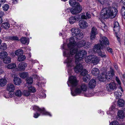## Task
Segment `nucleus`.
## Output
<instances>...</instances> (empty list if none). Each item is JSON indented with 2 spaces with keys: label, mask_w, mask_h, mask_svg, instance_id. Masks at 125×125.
Segmentation results:
<instances>
[{
  "label": "nucleus",
  "mask_w": 125,
  "mask_h": 125,
  "mask_svg": "<svg viewBox=\"0 0 125 125\" xmlns=\"http://www.w3.org/2000/svg\"><path fill=\"white\" fill-rule=\"evenodd\" d=\"M84 41L82 40L78 42L77 43L75 42H70L68 44L67 46L70 49V53H67L66 52H63V55L67 57V59L64 63H67V66L70 68L73 66L74 62L73 60V57L72 55L75 54L78 51V48H80L85 45Z\"/></svg>",
  "instance_id": "f257e3e1"
},
{
  "label": "nucleus",
  "mask_w": 125,
  "mask_h": 125,
  "mask_svg": "<svg viewBox=\"0 0 125 125\" xmlns=\"http://www.w3.org/2000/svg\"><path fill=\"white\" fill-rule=\"evenodd\" d=\"M112 8L115 11L113 12L110 7L106 8L101 11L100 16L103 19H107L109 17L114 18L116 16L117 11V4L114 2L113 4Z\"/></svg>",
  "instance_id": "f03ea898"
},
{
  "label": "nucleus",
  "mask_w": 125,
  "mask_h": 125,
  "mask_svg": "<svg viewBox=\"0 0 125 125\" xmlns=\"http://www.w3.org/2000/svg\"><path fill=\"white\" fill-rule=\"evenodd\" d=\"M72 34L75 37L74 39L79 40L82 39L83 37V34L78 28H74L71 29Z\"/></svg>",
  "instance_id": "7ed1b4c3"
},
{
  "label": "nucleus",
  "mask_w": 125,
  "mask_h": 125,
  "mask_svg": "<svg viewBox=\"0 0 125 125\" xmlns=\"http://www.w3.org/2000/svg\"><path fill=\"white\" fill-rule=\"evenodd\" d=\"M87 86L85 84L83 83L80 87H77L73 92L71 90V93L72 95L73 96H76L82 92L85 91L87 89Z\"/></svg>",
  "instance_id": "20e7f679"
},
{
  "label": "nucleus",
  "mask_w": 125,
  "mask_h": 125,
  "mask_svg": "<svg viewBox=\"0 0 125 125\" xmlns=\"http://www.w3.org/2000/svg\"><path fill=\"white\" fill-rule=\"evenodd\" d=\"M87 53L86 51L84 50H81L78 53H76L75 56V62L81 61L83 59V57L85 56Z\"/></svg>",
  "instance_id": "39448f33"
},
{
  "label": "nucleus",
  "mask_w": 125,
  "mask_h": 125,
  "mask_svg": "<svg viewBox=\"0 0 125 125\" xmlns=\"http://www.w3.org/2000/svg\"><path fill=\"white\" fill-rule=\"evenodd\" d=\"M69 82H67L68 86H70L69 83L71 84V86L73 87H76L77 85L78 81L77 80L76 78L74 76H72L69 78Z\"/></svg>",
  "instance_id": "423d86ee"
},
{
  "label": "nucleus",
  "mask_w": 125,
  "mask_h": 125,
  "mask_svg": "<svg viewBox=\"0 0 125 125\" xmlns=\"http://www.w3.org/2000/svg\"><path fill=\"white\" fill-rule=\"evenodd\" d=\"M82 10V8L80 5H76L75 7H73L70 10L71 13L73 15L80 13Z\"/></svg>",
  "instance_id": "0eeeda50"
},
{
  "label": "nucleus",
  "mask_w": 125,
  "mask_h": 125,
  "mask_svg": "<svg viewBox=\"0 0 125 125\" xmlns=\"http://www.w3.org/2000/svg\"><path fill=\"white\" fill-rule=\"evenodd\" d=\"M33 108L34 110L38 111L43 115H49L50 116H51V115L50 113L46 111L44 108H41L38 106H34L33 107Z\"/></svg>",
  "instance_id": "6e6552de"
},
{
  "label": "nucleus",
  "mask_w": 125,
  "mask_h": 125,
  "mask_svg": "<svg viewBox=\"0 0 125 125\" xmlns=\"http://www.w3.org/2000/svg\"><path fill=\"white\" fill-rule=\"evenodd\" d=\"M116 84L114 82H111L110 83L107 84L106 89L108 92H112L113 90L116 89Z\"/></svg>",
  "instance_id": "1a4fd4ad"
},
{
  "label": "nucleus",
  "mask_w": 125,
  "mask_h": 125,
  "mask_svg": "<svg viewBox=\"0 0 125 125\" xmlns=\"http://www.w3.org/2000/svg\"><path fill=\"white\" fill-rule=\"evenodd\" d=\"M100 44L102 45V46L105 47L107 45H108L109 44V42L108 38L105 36L102 37L100 40Z\"/></svg>",
  "instance_id": "9d476101"
},
{
  "label": "nucleus",
  "mask_w": 125,
  "mask_h": 125,
  "mask_svg": "<svg viewBox=\"0 0 125 125\" xmlns=\"http://www.w3.org/2000/svg\"><path fill=\"white\" fill-rule=\"evenodd\" d=\"M80 19V15H76L74 17L72 16L70 17L69 19V21L71 24H73L76 21H78Z\"/></svg>",
  "instance_id": "9b49d317"
},
{
  "label": "nucleus",
  "mask_w": 125,
  "mask_h": 125,
  "mask_svg": "<svg viewBox=\"0 0 125 125\" xmlns=\"http://www.w3.org/2000/svg\"><path fill=\"white\" fill-rule=\"evenodd\" d=\"M79 61H78L76 62L75 60V62L76 64V65L74 68V71L76 73L81 72L83 69L82 65L79 63Z\"/></svg>",
  "instance_id": "f8f14e48"
},
{
  "label": "nucleus",
  "mask_w": 125,
  "mask_h": 125,
  "mask_svg": "<svg viewBox=\"0 0 125 125\" xmlns=\"http://www.w3.org/2000/svg\"><path fill=\"white\" fill-rule=\"evenodd\" d=\"M114 73L113 70L112 69H111L110 70L107 72L105 75L107 80L108 81H109L111 79L114 75Z\"/></svg>",
  "instance_id": "ddd939ff"
},
{
  "label": "nucleus",
  "mask_w": 125,
  "mask_h": 125,
  "mask_svg": "<svg viewBox=\"0 0 125 125\" xmlns=\"http://www.w3.org/2000/svg\"><path fill=\"white\" fill-rule=\"evenodd\" d=\"M79 25L80 28L84 29L86 28L88 26V23L85 21L83 20L80 21Z\"/></svg>",
  "instance_id": "4468645a"
},
{
  "label": "nucleus",
  "mask_w": 125,
  "mask_h": 125,
  "mask_svg": "<svg viewBox=\"0 0 125 125\" xmlns=\"http://www.w3.org/2000/svg\"><path fill=\"white\" fill-rule=\"evenodd\" d=\"M104 48L102 44H98L95 45L93 48V50L95 52L97 53L100 50H102Z\"/></svg>",
  "instance_id": "2eb2a0df"
},
{
  "label": "nucleus",
  "mask_w": 125,
  "mask_h": 125,
  "mask_svg": "<svg viewBox=\"0 0 125 125\" xmlns=\"http://www.w3.org/2000/svg\"><path fill=\"white\" fill-rule=\"evenodd\" d=\"M117 102H115V103L113 104L111 108H110V110L107 112V114L108 115L110 114V115L112 116V113H114V112L115 111V110H117V109H115V107L116 106L115 104H117Z\"/></svg>",
  "instance_id": "dca6fc26"
},
{
  "label": "nucleus",
  "mask_w": 125,
  "mask_h": 125,
  "mask_svg": "<svg viewBox=\"0 0 125 125\" xmlns=\"http://www.w3.org/2000/svg\"><path fill=\"white\" fill-rule=\"evenodd\" d=\"M96 84V81L94 79H92L91 80L89 83V86L91 88H94Z\"/></svg>",
  "instance_id": "f3484780"
},
{
  "label": "nucleus",
  "mask_w": 125,
  "mask_h": 125,
  "mask_svg": "<svg viewBox=\"0 0 125 125\" xmlns=\"http://www.w3.org/2000/svg\"><path fill=\"white\" fill-rule=\"evenodd\" d=\"M27 64L24 62H20L18 65V67L22 71H24L25 68L27 66Z\"/></svg>",
  "instance_id": "a211bd4d"
},
{
  "label": "nucleus",
  "mask_w": 125,
  "mask_h": 125,
  "mask_svg": "<svg viewBox=\"0 0 125 125\" xmlns=\"http://www.w3.org/2000/svg\"><path fill=\"white\" fill-rule=\"evenodd\" d=\"M6 89L9 91L12 92L15 89V87L13 84H10L7 85Z\"/></svg>",
  "instance_id": "6ab92c4d"
},
{
  "label": "nucleus",
  "mask_w": 125,
  "mask_h": 125,
  "mask_svg": "<svg viewBox=\"0 0 125 125\" xmlns=\"http://www.w3.org/2000/svg\"><path fill=\"white\" fill-rule=\"evenodd\" d=\"M119 114L118 115V118H119L121 119V121H123L125 117L124 113L123 111L119 110L118 113Z\"/></svg>",
  "instance_id": "aec40b11"
},
{
  "label": "nucleus",
  "mask_w": 125,
  "mask_h": 125,
  "mask_svg": "<svg viewBox=\"0 0 125 125\" xmlns=\"http://www.w3.org/2000/svg\"><path fill=\"white\" fill-rule=\"evenodd\" d=\"M14 83L16 85H20L21 83V79L18 77H14L13 80Z\"/></svg>",
  "instance_id": "412c9836"
},
{
  "label": "nucleus",
  "mask_w": 125,
  "mask_h": 125,
  "mask_svg": "<svg viewBox=\"0 0 125 125\" xmlns=\"http://www.w3.org/2000/svg\"><path fill=\"white\" fill-rule=\"evenodd\" d=\"M93 55L88 56L86 57L85 60L86 62L88 63H91L93 62Z\"/></svg>",
  "instance_id": "4be33fe9"
},
{
  "label": "nucleus",
  "mask_w": 125,
  "mask_h": 125,
  "mask_svg": "<svg viewBox=\"0 0 125 125\" xmlns=\"http://www.w3.org/2000/svg\"><path fill=\"white\" fill-rule=\"evenodd\" d=\"M91 73L94 76H97L99 74V70L97 68H94L92 69L91 71Z\"/></svg>",
  "instance_id": "5701e85b"
},
{
  "label": "nucleus",
  "mask_w": 125,
  "mask_h": 125,
  "mask_svg": "<svg viewBox=\"0 0 125 125\" xmlns=\"http://www.w3.org/2000/svg\"><path fill=\"white\" fill-rule=\"evenodd\" d=\"M28 38L26 37H22L21 39V42L23 44H28L29 43Z\"/></svg>",
  "instance_id": "b1692460"
},
{
  "label": "nucleus",
  "mask_w": 125,
  "mask_h": 125,
  "mask_svg": "<svg viewBox=\"0 0 125 125\" xmlns=\"http://www.w3.org/2000/svg\"><path fill=\"white\" fill-rule=\"evenodd\" d=\"M125 101L122 99H120L118 101V106L122 107L125 105Z\"/></svg>",
  "instance_id": "393cba45"
},
{
  "label": "nucleus",
  "mask_w": 125,
  "mask_h": 125,
  "mask_svg": "<svg viewBox=\"0 0 125 125\" xmlns=\"http://www.w3.org/2000/svg\"><path fill=\"white\" fill-rule=\"evenodd\" d=\"M1 27L4 29H7L10 27V24L8 22L3 23L1 24Z\"/></svg>",
  "instance_id": "a878e982"
},
{
  "label": "nucleus",
  "mask_w": 125,
  "mask_h": 125,
  "mask_svg": "<svg viewBox=\"0 0 125 125\" xmlns=\"http://www.w3.org/2000/svg\"><path fill=\"white\" fill-rule=\"evenodd\" d=\"M93 59H92L93 61L92 63L97 64L99 62V60L98 57L96 56L93 55Z\"/></svg>",
  "instance_id": "bb28decb"
},
{
  "label": "nucleus",
  "mask_w": 125,
  "mask_h": 125,
  "mask_svg": "<svg viewBox=\"0 0 125 125\" xmlns=\"http://www.w3.org/2000/svg\"><path fill=\"white\" fill-rule=\"evenodd\" d=\"M23 51L22 50L18 49L16 50L15 52V55L19 57L21 56L23 54Z\"/></svg>",
  "instance_id": "cd10ccee"
},
{
  "label": "nucleus",
  "mask_w": 125,
  "mask_h": 125,
  "mask_svg": "<svg viewBox=\"0 0 125 125\" xmlns=\"http://www.w3.org/2000/svg\"><path fill=\"white\" fill-rule=\"evenodd\" d=\"M7 53L5 52H1L0 53V58L4 59L7 57Z\"/></svg>",
  "instance_id": "c85d7f7f"
},
{
  "label": "nucleus",
  "mask_w": 125,
  "mask_h": 125,
  "mask_svg": "<svg viewBox=\"0 0 125 125\" xmlns=\"http://www.w3.org/2000/svg\"><path fill=\"white\" fill-rule=\"evenodd\" d=\"M7 81L5 79H0V86L3 87L6 84Z\"/></svg>",
  "instance_id": "c756f323"
},
{
  "label": "nucleus",
  "mask_w": 125,
  "mask_h": 125,
  "mask_svg": "<svg viewBox=\"0 0 125 125\" xmlns=\"http://www.w3.org/2000/svg\"><path fill=\"white\" fill-rule=\"evenodd\" d=\"M11 59L10 58L9 56H7L3 59L4 62L6 64H8L10 62Z\"/></svg>",
  "instance_id": "7c9ffc66"
},
{
  "label": "nucleus",
  "mask_w": 125,
  "mask_h": 125,
  "mask_svg": "<svg viewBox=\"0 0 125 125\" xmlns=\"http://www.w3.org/2000/svg\"><path fill=\"white\" fill-rule=\"evenodd\" d=\"M28 75V73L27 72H23L20 74V77L23 79L27 77Z\"/></svg>",
  "instance_id": "2f4dec72"
},
{
  "label": "nucleus",
  "mask_w": 125,
  "mask_h": 125,
  "mask_svg": "<svg viewBox=\"0 0 125 125\" xmlns=\"http://www.w3.org/2000/svg\"><path fill=\"white\" fill-rule=\"evenodd\" d=\"M97 53L98 54L99 56L102 57H106L104 52L102 49V50H100L99 52H98Z\"/></svg>",
  "instance_id": "473e14b6"
},
{
  "label": "nucleus",
  "mask_w": 125,
  "mask_h": 125,
  "mask_svg": "<svg viewBox=\"0 0 125 125\" xmlns=\"http://www.w3.org/2000/svg\"><path fill=\"white\" fill-rule=\"evenodd\" d=\"M16 67V64L15 63H11L8 64L7 67L9 69H13L15 68Z\"/></svg>",
  "instance_id": "72a5a7b5"
},
{
  "label": "nucleus",
  "mask_w": 125,
  "mask_h": 125,
  "mask_svg": "<svg viewBox=\"0 0 125 125\" xmlns=\"http://www.w3.org/2000/svg\"><path fill=\"white\" fill-rule=\"evenodd\" d=\"M90 33L96 34H98V31L95 27L93 26L92 28Z\"/></svg>",
  "instance_id": "f704fd0d"
},
{
  "label": "nucleus",
  "mask_w": 125,
  "mask_h": 125,
  "mask_svg": "<svg viewBox=\"0 0 125 125\" xmlns=\"http://www.w3.org/2000/svg\"><path fill=\"white\" fill-rule=\"evenodd\" d=\"M8 38L9 39L12 40L18 41L19 40V37L17 36H9Z\"/></svg>",
  "instance_id": "c9c22d12"
},
{
  "label": "nucleus",
  "mask_w": 125,
  "mask_h": 125,
  "mask_svg": "<svg viewBox=\"0 0 125 125\" xmlns=\"http://www.w3.org/2000/svg\"><path fill=\"white\" fill-rule=\"evenodd\" d=\"M26 82L28 85L31 84L33 82L32 78L31 77H29L27 78L26 80Z\"/></svg>",
  "instance_id": "e433bc0d"
},
{
  "label": "nucleus",
  "mask_w": 125,
  "mask_h": 125,
  "mask_svg": "<svg viewBox=\"0 0 125 125\" xmlns=\"http://www.w3.org/2000/svg\"><path fill=\"white\" fill-rule=\"evenodd\" d=\"M26 59V57L22 55L18 57L17 60L19 61H24Z\"/></svg>",
  "instance_id": "4c0bfd02"
},
{
  "label": "nucleus",
  "mask_w": 125,
  "mask_h": 125,
  "mask_svg": "<svg viewBox=\"0 0 125 125\" xmlns=\"http://www.w3.org/2000/svg\"><path fill=\"white\" fill-rule=\"evenodd\" d=\"M106 79H107L106 77V76L105 75H102V76L99 77V80L101 82H103L105 81Z\"/></svg>",
  "instance_id": "58836bf2"
},
{
  "label": "nucleus",
  "mask_w": 125,
  "mask_h": 125,
  "mask_svg": "<svg viewBox=\"0 0 125 125\" xmlns=\"http://www.w3.org/2000/svg\"><path fill=\"white\" fill-rule=\"evenodd\" d=\"M121 13L123 17V18L125 19V7H123L122 8Z\"/></svg>",
  "instance_id": "ea45409f"
},
{
  "label": "nucleus",
  "mask_w": 125,
  "mask_h": 125,
  "mask_svg": "<svg viewBox=\"0 0 125 125\" xmlns=\"http://www.w3.org/2000/svg\"><path fill=\"white\" fill-rule=\"evenodd\" d=\"M90 79V76L89 75H87L86 76L83 77V78L84 81L87 82L89 81Z\"/></svg>",
  "instance_id": "a19ab883"
},
{
  "label": "nucleus",
  "mask_w": 125,
  "mask_h": 125,
  "mask_svg": "<svg viewBox=\"0 0 125 125\" xmlns=\"http://www.w3.org/2000/svg\"><path fill=\"white\" fill-rule=\"evenodd\" d=\"M15 94L17 96H21L22 95V93L20 90H18L16 91Z\"/></svg>",
  "instance_id": "79ce46f5"
},
{
  "label": "nucleus",
  "mask_w": 125,
  "mask_h": 125,
  "mask_svg": "<svg viewBox=\"0 0 125 125\" xmlns=\"http://www.w3.org/2000/svg\"><path fill=\"white\" fill-rule=\"evenodd\" d=\"M7 48L6 45L5 43H3L0 46V49L3 50H5Z\"/></svg>",
  "instance_id": "37998d69"
},
{
  "label": "nucleus",
  "mask_w": 125,
  "mask_h": 125,
  "mask_svg": "<svg viewBox=\"0 0 125 125\" xmlns=\"http://www.w3.org/2000/svg\"><path fill=\"white\" fill-rule=\"evenodd\" d=\"M69 2L70 5L72 6L75 5L76 3L75 0H70Z\"/></svg>",
  "instance_id": "c03bdc74"
},
{
  "label": "nucleus",
  "mask_w": 125,
  "mask_h": 125,
  "mask_svg": "<svg viewBox=\"0 0 125 125\" xmlns=\"http://www.w3.org/2000/svg\"><path fill=\"white\" fill-rule=\"evenodd\" d=\"M117 21H116L114 24V33L115 35V36L117 38V33L116 32V28L117 27V25L115 24V23H116Z\"/></svg>",
  "instance_id": "a18cd8bd"
},
{
  "label": "nucleus",
  "mask_w": 125,
  "mask_h": 125,
  "mask_svg": "<svg viewBox=\"0 0 125 125\" xmlns=\"http://www.w3.org/2000/svg\"><path fill=\"white\" fill-rule=\"evenodd\" d=\"M96 34H93L90 33V40L91 41H93L95 39L96 37Z\"/></svg>",
  "instance_id": "49530a36"
},
{
  "label": "nucleus",
  "mask_w": 125,
  "mask_h": 125,
  "mask_svg": "<svg viewBox=\"0 0 125 125\" xmlns=\"http://www.w3.org/2000/svg\"><path fill=\"white\" fill-rule=\"evenodd\" d=\"M96 34H93L90 33V40L91 41H93L95 39L96 37Z\"/></svg>",
  "instance_id": "de8ad7c7"
},
{
  "label": "nucleus",
  "mask_w": 125,
  "mask_h": 125,
  "mask_svg": "<svg viewBox=\"0 0 125 125\" xmlns=\"http://www.w3.org/2000/svg\"><path fill=\"white\" fill-rule=\"evenodd\" d=\"M87 71L85 69L83 70H82V72L81 73V75L82 76H84L86 75L88 73Z\"/></svg>",
  "instance_id": "09e8293b"
},
{
  "label": "nucleus",
  "mask_w": 125,
  "mask_h": 125,
  "mask_svg": "<svg viewBox=\"0 0 125 125\" xmlns=\"http://www.w3.org/2000/svg\"><path fill=\"white\" fill-rule=\"evenodd\" d=\"M85 45V48H87L90 47L91 45V44L88 42H85L84 41Z\"/></svg>",
  "instance_id": "8fccbe9b"
},
{
  "label": "nucleus",
  "mask_w": 125,
  "mask_h": 125,
  "mask_svg": "<svg viewBox=\"0 0 125 125\" xmlns=\"http://www.w3.org/2000/svg\"><path fill=\"white\" fill-rule=\"evenodd\" d=\"M9 7V5L7 4L4 5L2 6L3 9L5 11H7Z\"/></svg>",
  "instance_id": "3c124183"
},
{
  "label": "nucleus",
  "mask_w": 125,
  "mask_h": 125,
  "mask_svg": "<svg viewBox=\"0 0 125 125\" xmlns=\"http://www.w3.org/2000/svg\"><path fill=\"white\" fill-rule=\"evenodd\" d=\"M116 117V116L115 120L111 123H110V125H117V118Z\"/></svg>",
  "instance_id": "603ef678"
},
{
  "label": "nucleus",
  "mask_w": 125,
  "mask_h": 125,
  "mask_svg": "<svg viewBox=\"0 0 125 125\" xmlns=\"http://www.w3.org/2000/svg\"><path fill=\"white\" fill-rule=\"evenodd\" d=\"M121 84V83L120 80L118 78V84L119 85V86L118 88V89H120L122 92H123V90L122 88L121 87L120 85Z\"/></svg>",
  "instance_id": "864d4df0"
},
{
  "label": "nucleus",
  "mask_w": 125,
  "mask_h": 125,
  "mask_svg": "<svg viewBox=\"0 0 125 125\" xmlns=\"http://www.w3.org/2000/svg\"><path fill=\"white\" fill-rule=\"evenodd\" d=\"M23 94L24 95L27 96L30 95V92L27 90L24 91L23 92Z\"/></svg>",
  "instance_id": "5fc2aeb1"
},
{
  "label": "nucleus",
  "mask_w": 125,
  "mask_h": 125,
  "mask_svg": "<svg viewBox=\"0 0 125 125\" xmlns=\"http://www.w3.org/2000/svg\"><path fill=\"white\" fill-rule=\"evenodd\" d=\"M29 89L30 91L31 92L34 93L36 91L35 88L34 87L32 86L29 87Z\"/></svg>",
  "instance_id": "6e6d98bb"
},
{
  "label": "nucleus",
  "mask_w": 125,
  "mask_h": 125,
  "mask_svg": "<svg viewBox=\"0 0 125 125\" xmlns=\"http://www.w3.org/2000/svg\"><path fill=\"white\" fill-rule=\"evenodd\" d=\"M34 117L35 118H37L40 115V113H37L36 112L34 113Z\"/></svg>",
  "instance_id": "4d7b16f0"
},
{
  "label": "nucleus",
  "mask_w": 125,
  "mask_h": 125,
  "mask_svg": "<svg viewBox=\"0 0 125 125\" xmlns=\"http://www.w3.org/2000/svg\"><path fill=\"white\" fill-rule=\"evenodd\" d=\"M86 16L87 17V19H90L91 18V15L90 13L88 12H87L86 13Z\"/></svg>",
  "instance_id": "13d9d810"
},
{
  "label": "nucleus",
  "mask_w": 125,
  "mask_h": 125,
  "mask_svg": "<svg viewBox=\"0 0 125 125\" xmlns=\"http://www.w3.org/2000/svg\"><path fill=\"white\" fill-rule=\"evenodd\" d=\"M122 95V93L121 92H118V99L121 98Z\"/></svg>",
  "instance_id": "bf43d9fd"
},
{
  "label": "nucleus",
  "mask_w": 125,
  "mask_h": 125,
  "mask_svg": "<svg viewBox=\"0 0 125 125\" xmlns=\"http://www.w3.org/2000/svg\"><path fill=\"white\" fill-rule=\"evenodd\" d=\"M81 18L82 19H87V17L85 15H81Z\"/></svg>",
  "instance_id": "052dcab7"
},
{
  "label": "nucleus",
  "mask_w": 125,
  "mask_h": 125,
  "mask_svg": "<svg viewBox=\"0 0 125 125\" xmlns=\"http://www.w3.org/2000/svg\"><path fill=\"white\" fill-rule=\"evenodd\" d=\"M107 50L109 52H111L112 53L113 52V50L111 48H110L109 47H108L107 48Z\"/></svg>",
  "instance_id": "680f3d73"
},
{
  "label": "nucleus",
  "mask_w": 125,
  "mask_h": 125,
  "mask_svg": "<svg viewBox=\"0 0 125 125\" xmlns=\"http://www.w3.org/2000/svg\"><path fill=\"white\" fill-rule=\"evenodd\" d=\"M98 1L102 4L103 5L105 3V0H98Z\"/></svg>",
  "instance_id": "e2e57ef3"
},
{
  "label": "nucleus",
  "mask_w": 125,
  "mask_h": 125,
  "mask_svg": "<svg viewBox=\"0 0 125 125\" xmlns=\"http://www.w3.org/2000/svg\"><path fill=\"white\" fill-rule=\"evenodd\" d=\"M5 0H0V7H1V4L5 2Z\"/></svg>",
  "instance_id": "0e129e2a"
},
{
  "label": "nucleus",
  "mask_w": 125,
  "mask_h": 125,
  "mask_svg": "<svg viewBox=\"0 0 125 125\" xmlns=\"http://www.w3.org/2000/svg\"><path fill=\"white\" fill-rule=\"evenodd\" d=\"M18 1V0H13L12 3L14 4H16Z\"/></svg>",
  "instance_id": "69168bd1"
},
{
  "label": "nucleus",
  "mask_w": 125,
  "mask_h": 125,
  "mask_svg": "<svg viewBox=\"0 0 125 125\" xmlns=\"http://www.w3.org/2000/svg\"><path fill=\"white\" fill-rule=\"evenodd\" d=\"M114 95L115 96L116 98V99L117 98V92H115L114 93Z\"/></svg>",
  "instance_id": "338daca9"
},
{
  "label": "nucleus",
  "mask_w": 125,
  "mask_h": 125,
  "mask_svg": "<svg viewBox=\"0 0 125 125\" xmlns=\"http://www.w3.org/2000/svg\"><path fill=\"white\" fill-rule=\"evenodd\" d=\"M120 2L122 3L124 5H125V0H122Z\"/></svg>",
  "instance_id": "774afa93"
}]
</instances>
